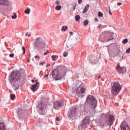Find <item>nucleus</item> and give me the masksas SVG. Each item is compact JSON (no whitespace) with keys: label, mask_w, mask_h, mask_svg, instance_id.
<instances>
[{"label":"nucleus","mask_w":130,"mask_h":130,"mask_svg":"<svg viewBox=\"0 0 130 130\" xmlns=\"http://www.w3.org/2000/svg\"><path fill=\"white\" fill-rule=\"evenodd\" d=\"M6 128V126H5V124L4 123H1L0 124V130H5V128Z\"/></svg>","instance_id":"nucleus-18"},{"label":"nucleus","mask_w":130,"mask_h":130,"mask_svg":"<svg viewBox=\"0 0 130 130\" xmlns=\"http://www.w3.org/2000/svg\"><path fill=\"white\" fill-rule=\"evenodd\" d=\"M85 93H86V86L84 85H81L77 88V94L78 97L81 98L85 96Z\"/></svg>","instance_id":"nucleus-6"},{"label":"nucleus","mask_w":130,"mask_h":130,"mask_svg":"<svg viewBox=\"0 0 130 130\" xmlns=\"http://www.w3.org/2000/svg\"><path fill=\"white\" fill-rule=\"evenodd\" d=\"M81 111L82 112V113H84L86 114V112H87V109H86V106L85 105H82L80 106Z\"/></svg>","instance_id":"nucleus-15"},{"label":"nucleus","mask_w":130,"mask_h":130,"mask_svg":"<svg viewBox=\"0 0 130 130\" xmlns=\"http://www.w3.org/2000/svg\"><path fill=\"white\" fill-rule=\"evenodd\" d=\"M68 27L67 26H62L61 28V31H67L68 30Z\"/></svg>","instance_id":"nucleus-21"},{"label":"nucleus","mask_w":130,"mask_h":130,"mask_svg":"<svg viewBox=\"0 0 130 130\" xmlns=\"http://www.w3.org/2000/svg\"><path fill=\"white\" fill-rule=\"evenodd\" d=\"M89 122H90V117H85L81 123L82 128H87L89 126Z\"/></svg>","instance_id":"nucleus-8"},{"label":"nucleus","mask_w":130,"mask_h":130,"mask_svg":"<svg viewBox=\"0 0 130 130\" xmlns=\"http://www.w3.org/2000/svg\"><path fill=\"white\" fill-rule=\"evenodd\" d=\"M67 74V70L64 69V67L59 66L56 69L52 71L51 72L50 76H52L53 79L57 81V80H60L61 78H63Z\"/></svg>","instance_id":"nucleus-1"},{"label":"nucleus","mask_w":130,"mask_h":130,"mask_svg":"<svg viewBox=\"0 0 130 130\" xmlns=\"http://www.w3.org/2000/svg\"><path fill=\"white\" fill-rule=\"evenodd\" d=\"M72 48V43L70 41H68L66 44V49L67 50H70Z\"/></svg>","instance_id":"nucleus-16"},{"label":"nucleus","mask_w":130,"mask_h":130,"mask_svg":"<svg viewBox=\"0 0 130 130\" xmlns=\"http://www.w3.org/2000/svg\"><path fill=\"white\" fill-rule=\"evenodd\" d=\"M78 109L76 107H73V109L69 112L70 116L75 117L78 115Z\"/></svg>","instance_id":"nucleus-12"},{"label":"nucleus","mask_w":130,"mask_h":130,"mask_svg":"<svg viewBox=\"0 0 130 130\" xmlns=\"http://www.w3.org/2000/svg\"><path fill=\"white\" fill-rule=\"evenodd\" d=\"M109 40H111V39H108L107 40V41H109Z\"/></svg>","instance_id":"nucleus-57"},{"label":"nucleus","mask_w":130,"mask_h":130,"mask_svg":"<svg viewBox=\"0 0 130 130\" xmlns=\"http://www.w3.org/2000/svg\"><path fill=\"white\" fill-rule=\"evenodd\" d=\"M56 120L57 121H59V118H58V117H56Z\"/></svg>","instance_id":"nucleus-46"},{"label":"nucleus","mask_w":130,"mask_h":130,"mask_svg":"<svg viewBox=\"0 0 130 130\" xmlns=\"http://www.w3.org/2000/svg\"><path fill=\"white\" fill-rule=\"evenodd\" d=\"M14 55V54L13 53H12L9 55V56H10V57H13Z\"/></svg>","instance_id":"nucleus-38"},{"label":"nucleus","mask_w":130,"mask_h":130,"mask_svg":"<svg viewBox=\"0 0 130 130\" xmlns=\"http://www.w3.org/2000/svg\"><path fill=\"white\" fill-rule=\"evenodd\" d=\"M70 33L71 34V35H73V34H74V32L70 31Z\"/></svg>","instance_id":"nucleus-50"},{"label":"nucleus","mask_w":130,"mask_h":130,"mask_svg":"<svg viewBox=\"0 0 130 130\" xmlns=\"http://www.w3.org/2000/svg\"><path fill=\"white\" fill-rule=\"evenodd\" d=\"M48 53H49V52L48 51V50H47L46 52L44 53V55H47Z\"/></svg>","instance_id":"nucleus-36"},{"label":"nucleus","mask_w":130,"mask_h":130,"mask_svg":"<svg viewBox=\"0 0 130 130\" xmlns=\"http://www.w3.org/2000/svg\"><path fill=\"white\" fill-rule=\"evenodd\" d=\"M121 90V86L118 82H114L113 86L112 87L111 93L112 95H116L118 94L119 92Z\"/></svg>","instance_id":"nucleus-5"},{"label":"nucleus","mask_w":130,"mask_h":130,"mask_svg":"<svg viewBox=\"0 0 130 130\" xmlns=\"http://www.w3.org/2000/svg\"><path fill=\"white\" fill-rule=\"evenodd\" d=\"M72 93H73V94H74V95H76V92L73 91V92H72Z\"/></svg>","instance_id":"nucleus-52"},{"label":"nucleus","mask_w":130,"mask_h":130,"mask_svg":"<svg viewBox=\"0 0 130 130\" xmlns=\"http://www.w3.org/2000/svg\"><path fill=\"white\" fill-rule=\"evenodd\" d=\"M27 36H28V37H30L31 36V34H30L28 35Z\"/></svg>","instance_id":"nucleus-54"},{"label":"nucleus","mask_w":130,"mask_h":130,"mask_svg":"<svg viewBox=\"0 0 130 130\" xmlns=\"http://www.w3.org/2000/svg\"><path fill=\"white\" fill-rule=\"evenodd\" d=\"M98 16L99 17H103V13L101 12H99L98 13Z\"/></svg>","instance_id":"nucleus-31"},{"label":"nucleus","mask_w":130,"mask_h":130,"mask_svg":"<svg viewBox=\"0 0 130 130\" xmlns=\"http://www.w3.org/2000/svg\"><path fill=\"white\" fill-rule=\"evenodd\" d=\"M29 61H30V59H28V60H27V62H29Z\"/></svg>","instance_id":"nucleus-58"},{"label":"nucleus","mask_w":130,"mask_h":130,"mask_svg":"<svg viewBox=\"0 0 130 130\" xmlns=\"http://www.w3.org/2000/svg\"><path fill=\"white\" fill-rule=\"evenodd\" d=\"M86 103L91 107V112L89 111L90 113H92V112L97 107V100L92 95H88L86 98Z\"/></svg>","instance_id":"nucleus-2"},{"label":"nucleus","mask_w":130,"mask_h":130,"mask_svg":"<svg viewBox=\"0 0 130 130\" xmlns=\"http://www.w3.org/2000/svg\"><path fill=\"white\" fill-rule=\"evenodd\" d=\"M110 119L111 120V121H113V120H114V117L113 115H110Z\"/></svg>","instance_id":"nucleus-30"},{"label":"nucleus","mask_w":130,"mask_h":130,"mask_svg":"<svg viewBox=\"0 0 130 130\" xmlns=\"http://www.w3.org/2000/svg\"><path fill=\"white\" fill-rule=\"evenodd\" d=\"M37 84H38V82H37L36 83V84L32 85L31 86V87H30V88L32 90V92H35L36 91V87L37 86Z\"/></svg>","instance_id":"nucleus-17"},{"label":"nucleus","mask_w":130,"mask_h":130,"mask_svg":"<svg viewBox=\"0 0 130 130\" xmlns=\"http://www.w3.org/2000/svg\"><path fill=\"white\" fill-rule=\"evenodd\" d=\"M97 77V75H95V79H100V76H99V77H98V78H97V77Z\"/></svg>","instance_id":"nucleus-44"},{"label":"nucleus","mask_w":130,"mask_h":130,"mask_svg":"<svg viewBox=\"0 0 130 130\" xmlns=\"http://www.w3.org/2000/svg\"><path fill=\"white\" fill-rule=\"evenodd\" d=\"M45 46V42L42 38L39 37L36 40L35 43V49L40 50L41 48H43Z\"/></svg>","instance_id":"nucleus-3"},{"label":"nucleus","mask_w":130,"mask_h":130,"mask_svg":"<svg viewBox=\"0 0 130 130\" xmlns=\"http://www.w3.org/2000/svg\"><path fill=\"white\" fill-rule=\"evenodd\" d=\"M126 53H130V48H128L126 51Z\"/></svg>","instance_id":"nucleus-35"},{"label":"nucleus","mask_w":130,"mask_h":130,"mask_svg":"<svg viewBox=\"0 0 130 130\" xmlns=\"http://www.w3.org/2000/svg\"><path fill=\"white\" fill-rule=\"evenodd\" d=\"M51 57L52 58V60H55V59L56 58V57H58V56H57V55H52Z\"/></svg>","instance_id":"nucleus-28"},{"label":"nucleus","mask_w":130,"mask_h":130,"mask_svg":"<svg viewBox=\"0 0 130 130\" xmlns=\"http://www.w3.org/2000/svg\"><path fill=\"white\" fill-rule=\"evenodd\" d=\"M63 106V102L61 101H56L54 103L53 108L56 109V110H58V109L61 108Z\"/></svg>","instance_id":"nucleus-10"},{"label":"nucleus","mask_w":130,"mask_h":130,"mask_svg":"<svg viewBox=\"0 0 130 130\" xmlns=\"http://www.w3.org/2000/svg\"><path fill=\"white\" fill-rule=\"evenodd\" d=\"M128 42V40H127V39H124L123 41H122V43L123 44H126V43Z\"/></svg>","instance_id":"nucleus-26"},{"label":"nucleus","mask_w":130,"mask_h":130,"mask_svg":"<svg viewBox=\"0 0 130 130\" xmlns=\"http://www.w3.org/2000/svg\"><path fill=\"white\" fill-rule=\"evenodd\" d=\"M21 79V73L19 72H13L9 77V81L12 85H14L15 82L20 81Z\"/></svg>","instance_id":"nucleus-4"},{"label":"nucleus","mask_w":130,"mask_h":130,"mask_svg":"<svg viewBox=\"0 0 130 130\" xmlns=\"http://www.w3.org/2000/svg\"><path fill=\"white\" fill-rule=\"evenodd\" d=\"M3 7H0V13H3Z\"/></svg>","instance_id":"nucleus-39"},{"label":"nucleus","mask_w":130,"mask_h":130,"mask_svg":"<svg viewBox=\"0 0 130 130\" xmlns=\"http://www.w3.org/2000/svg\"><path fill=\"white\" fill-rule=\"evenodd\" d=\"M31 82H32V83H34V82H35V81H34V80H31Z\"/></svg>","instance_id":"nucleus-55"},{"label":"nucleus","mask_w":130,"mask_h":130,"mask_svg":"<svg viewBox=\"0 0 130 130\" xmlns=\"http://www.w3.org/2000/svg\"><path fill=\"white\" fill-rule=\"evenodd\" d=\"M56 5H59V4H60V2L59 1H57L56 2Z\"/></svg>","instance_id":"nucleus-45"},{"label":"nucleus","mask_w":130,"mask_h":130,"mask_svg":"<svg viewBox=\"0 0 130 130\" xmlns=\"http://www.w3.org/2000/svg\"><path fill=\"white\" fill-rule=\"evenodd\" d=\"M92 60L93 61H97V58H96V57H93Z\"/></svg>","instance_id":"nucleus-34"},{"label":"nucleus","mask_w":130,"mask_h":130,"mask_svg":"<svg viewBox=\"0 0 130 130\" xmlns=\"http://www.w3.org/2000/svg\"><path fill=\"white\" fill-rule=\"evenodd\" d=\"M40 114L44 115L46 114V105L43 103L39 104L38 107Z\"/></svg>","instance_id":"nucleus-7"},{"label":"nucleus","mask_w":130,"mask_h":130,"mask_svg":"<svg viewBox=\"0 0 130 130\" xmlns=\"http://www.w3.org/2000/svg\"><path fill=\"white\" fill-rule=\"evenodd\" d=\"M121 130H130L129 127L126 122L123 121L120 125Z\"/></svg>","instance_id":"nucleus-13"},{"label":"nucleus","mask_w":130,"mask_h":130,"mask_svg":"<svg viewBox=\"0 0 130 130\" xmlns=\"http://www.w3.org/2000/svg\"><path fill=\"white\" fill-rule=\"evenodd\" d=\"M68 54L69 53L67 51L63 52V56H64L65 57H67Z\"/></svg>","instance_id":"nucleus-32"},{"label":"nucleus","mask_w":130,"mask_h":130,"mask_svg":"<svg viewBox=\"0 0 130 130\" xmlns=\"http://www.w3.org/2000/svg\"><path fill=\"white\" fill-rule=\"evenodd\" d=\"M18 89H19V86H16L15 90H18Z\"/></svg>","instance_id":"nucleus-48"},{"label":"nucleus","mask_w":130,"mask_h":130,"mask_svg":"<svg viewBox=\"0 0 130 130\" xmlns=\"http://www.w3.org/2000/svg\"><path fill=\"white\" fill-rule=\"evenodd\" d=\"M10 98H11V100H14V99H15V98H16V95H15V94L12 93L10 95Z\"/></svg>","instance_id":"nucleus-22"},{"label":"nucleus","mask_w":130,"mask_h":130,"mask_svg":"<svg viewBox=\"0 0 130 130\" xmlns=\"http://www.w3.org/2000/svg\"><path fill=\"white\" fill-rule=\"evenodd\" d=\"M17 114L19 118H24L26 115V112H25V110L21 108H19L18 109Z\"/></svg>","instance_id":"nucleus-11"},{"label":"nucleus","mask_w":130,"mask_h":130,"mask_svg":"<svg viewBox=\"0 0 130 130\" xmlns=\"http://www.w3.org/2000/svg\"><path fill=\"white\" fill-rule=\"evenodd\" d=\"M47 67H50V64H48Z\"/></svg>","instance_id":"nucleus-56"},{"label":"nucleus","mask_w":130,"mask_h":130,"mask_svg":"<svg viewBox=\"0 0 130 130\" xmlns=\"http://www.w3.org/2000/svg\"><path fill=\"white\" fill-rule=\"evenodd\" d=\"M121 5H122L121 3H117L118 6H121Z\"/></svg>","instance_id":"nucleus-47"},{"label":"nucleus","mask_w":130,"mask_h":130,"mask_svg":"<svg viewBox=\"0 0 130 130\" xmlns=\"http://www.w3.org/2000/svg\"><path fill=\"white\" fill-rule=\"evenodd\" d=\"M94 21H95V22H98L99 20H98V18H94Z\"/></svg>","instance_id":"nucleus-42"},{"label":"nucleus","mask_w":130,"mask_h":130,"mask_svg":"<svg viewBox=\"0 0 130 130\" xmlns=\"http://www.w3.org/2000/svg\"><path fill=\"white\" fill-rule=\"evenodd\" d=\"M82 0H78V3H79V4H82Z\"/></svg>","instance_id":"nucleus-41"},{"label":"nucleus","mask_w":130,"mask_h":130,"mask_svg":"<svg viewBox=\"0 0 130 130\" xmlns=\"http://www.w3.org/2000/svg\"><path fill=\"white\" fill-rule=\"evenodd\" d=\"M116 70L120 74H125V73H126V69H125V68L124 67H121L119 63L117 64Z\"/></svg>","instance_id":"nucleus-9"},{"label":"nucleus","mask_w":130,"mask_h":130,"mask_svg":"<svg viewBox=\"0 0 130 130\" xmlns=\"http://www.w3.org/2000/svg\"><path fill=\"white\" fill-rule=\"evenodd\" d=\"M0 5L1 6L9 7V6H10V2L7 0H0Z\"/></svg>","instance_id":"nucleus-14"},{"label":"nucleus","mask_w":130,"mask_h":130,"mask_svg":"<svg viewBox=\"0 0 130 130\" xmlns=\"http://www.w3.org/2000/svg\"><path fill=\"white\" fill-rule=\"evenodd\" d=\"M35 58L36 59V58H38L39 59H40V57L39 56H35Z\"/></svg>","instance_id":"nucleus-37"},{"label":"nucleus","mask_w":130,"mask_h":130,"mask_svg":"<svg viewBox=\"0 0 130 130\" xmlns=\"http://www.w3.org/2000/svg\"><path fill=\"white\" fill-rule=\"evenodd\" d=\"M81 19V16L79 15H76L75 16V21H79Z\"/></svg>","instance_id":"nucleus-23"},{"label":"nucleus","mask_w":130,"mask_h":130,"mask_svg":"<svg viewBox=\"0 0 130 130\" xmlns=\"http://www.w3.org/2000/svg\"><path fill=\"white\" fill-rule=\"evenodd\" d=\"M28 32H26V33H25V36H28Z\"/></svg>","instance_id":"nucleus-53"},{"label":"nucleus","mask_w":130,"mask_h":130,"mask_svg":"<svg viewBox=\"0 0 130 130\" xmlns=\"http://www.w3.org/2000/svg\"><path fill=\"white\" fill-rule=\"evenodd\" d=\"M109 14L110 15H112V13H111V11L110 10L109 11Z\"/></svg>","instance_id":"nucleus-49"},{"label":"nucleus","mask_w":130,"mask_h":130,"mask_svg":"<svg viewBox=\"0 0 130 130\" xmlns=\"http://www.w3.org/2000/svg\"><path fill=\"white\" fill-rule=\"evenodd\" d=\"M22 50H23V54H25L26 52V49L25 48V46H22Z\"/></svg>","instance_id":"nucleus-29"},{"label":"nucleus","mask_w":130,"mask_h":130,"mask_svg":"<svg viewBox=\"0 0 130 130\" xmlns=\"http://www.w3.org/2000/svg\"><path fill=\"white\" fill-rule=\"evenodd\" d=\"M89 7H90V5H87L85 7L84 11H83V13H87V11H88V10H89Z\"/></svg>","instance_id":"nucleus-19"},{"label":"nucleus","mask_w":130,"mask_h":130,"mask_svg":"<svg viewBox=\"0 0 130 130\" xmlns=\"http://www.w3.org/2000/svg\"><path fill=\"white\" fill-rule=\"evenodd\" d=\"M101 28H102V24H99L98 26V30H100V29H101Z\"/></svg>","instance_id":"nucleus-33"},{"label":"nucleus","mask_w":130,"mask_h":130,"mask_svg":"<svg viewBox=\"0 0 130 130\" xmlns=\"http://www.w3.org/2000/svg\"><path fill=\"white\" fill-rule=\"evenodd\" d=\"M13 15H14L12 16V19H17V13H14Z\"/></svg>","instance_id":"nucleus-24"},{"label":"nucleus","mask_w":130,"mask_h":130,"mask_svg":"<svg viewBox=\"0 0 130 130\" xmlns=\"http://www.w3.org/2000/svg\"><path fill=\"white\" fill-rule=\"evenodd\" d=\"M55 10L57 11H60L61 10V6L60 5H58L55 7Z\"/></svg>","instance_id":"nucleus-20"},{"label":"nucleus","mask_w":130,"mask_h":130,"mask_svg":"<svg viewBox=\"0 0 130 130\" xmlns=\"http://www.w3.org/2000/svg\"><path fill=\"white\" fill-rule=\"evenodd\" d=\"M48 77V74H46L45 76H44V79H45V78Z\"/></svg>","instance_id":"nucleus-43"},{"label":"nucleus","mask_w":130,"mask_h":130,"mask_svg":"<svg viewBox=\"0 0 130 130\" xmlns=\"http://www.w3.org/2000/svg\"><path fill=\"white\" fill-rule=\"evenodd\" d=\"M73 10H74V11H75V10H76V6H75L73 7Z\"/></svg>","instance_id":"nucleus-51"},{"label":"nucleus","mask_w":130,"mask_h":130,"mask_svg":"<svg viewBox=\"0 0 130 130\" xmlns=\"http://www.w3.org/2000/svg\"><path fill=\"white\" fill-rule=\"evenodd\" d=\"M30 10L28 8L27 10H25L24 11L25 14H30Z\"/></svg>","instance_id":"nucleus-25"},{"label":"nucleus","mask_w":130,"mask_h":130,"mask_svg":"<svg viewBox=\"0 0 130 130\" xmlns=\"http://www.w3.org/2000/svg\"><path fill=\"white\" fill-rule=\"evenodd\" d=\"M45 64V62H42L40 63V66H41V64H42V66H43V64Z\"/></svg>","instance_id":"nucleus-40"},{"label":"nucleus","mask_w":130,"mask_h":130,"mask_svg":"<svg viewBox=\"0 0 130 130\" xmlns=\"http://www.w3.org/2000/svg\"><path fill=\"white\" fill-rule=\"evenodd\" d=\"M88 20H85L83 22V25H84V26H87V25H88Z\"/></svg>","instance_id":"nucleus-27"}]
</instances>
